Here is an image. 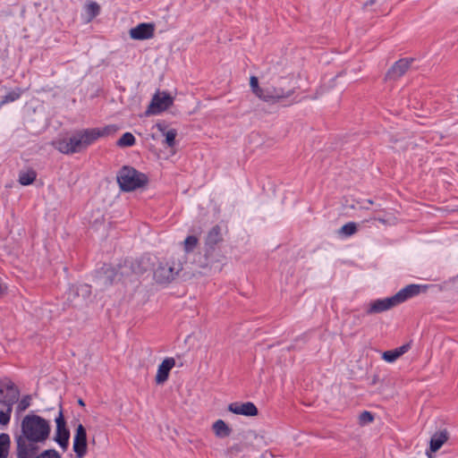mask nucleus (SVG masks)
<instances>
[{
	"label": "nucleus",
	"instance_id": "obj_9",
	"mask_svg": "<svg viewBox=\"0 0 458 458\" xmlns=\"http://www.w3.org/2000/svg\"><path fill=\"white\" fill-rule=\"evenodd\" d=\"M426 289L427 285L411 284L402 288L393 296L396 301V304L399 305L407 300L419 295L422 291H425Z\"/></svg>",
	"mask_w": 458,
	"mask_h": 458
},
{
	"label": "nucleus",
	"instance_id": "obj_8",
	"mask_svg": "<svg viewBox=\"0 0 458 458\" xmlns=\"http://www.w3.org/2000/svg\"><path fill=\"white\" fill-rule=\"evenodd\" d=\"M174 103L173 97L166 92L156 93L147 111L148 114H158L167 110Z\"/></svg>",
	"mask_w": 458,
	"mask_h": 458
},
{
	"label": "nucleus",
	"instance_id": "obj_35",
	"mask_svg": "<svg viewBox=\"0 0 458 458\" xmlns=\"http://www.w3.org/2000/svg\"><path fill=\"white\" fill-rule=\"evenodd\" d=\"M399 357H401L397 351L394 349V350H390V351H386L383 353V359L387 361V362H394V360H396Z\"/></svg>",
	"mask_w": 458,
	"mask_h": 458
},
{
	"label": "nucleus",
	"instance_id": "obj_41",
	"mask_svg": "<svg viewBox=\"0 0 458 458\" xmlns=\"http://www.w3.org/2000/svg\"><path fill=\"white\" fill-rule=\"evenodd\" d=\"M369 204H373V201L371 199L367 200Z\"/></svg>",
	"mask_w": 458,
	"mask_h": 458
},
{
	"label": "nucleus",
	"instance_id": "obj_30",
	"mask_svg": "<svg viewBox=\"0 0 458 458\" xmlns=\"http://www.w3.org/2000/svg\"><path fill=\"white\" fill-rule=\"evenodd\" d=\"M198 238L194 235H189L186 237V239L184 240L183 242V245H184V250L186 252H191L192 251L197 244H198Z\"/></svg>",
	"mask_w": 458,
	"mask_h": 458
},
{
	"label": "nucleus",
	"instance_id": "obj_4",
	"mask_svg": "<svg viewBox=\"0 0 458 458\" xmlns=\"http://www.w3.org/2000/svg\"><path fill=\"white\" fill-rule=\"evenodd\" d=\"M182 261L173 258L169 262L161 263L154 272V278L159 284H167L173 281L182 270Z\"/></svg>",
	"mask_w": 458,
	"mask_h": 458
},
{
	"label": "nucleus",
	"instance_id": "obj_3",
	"mask_svg": "<svg viewBox=\"0 0 458 458\" xmlns=\"http://www.w3.org/2000/svg\"><path fill=\"white\" fill-rule=\"evenodd\" d=\"M117 182L123 191H132L148 183V176L135 168L124 165L117 174Z\"/></svg>",
	"mask_w": 458,
	"mask_h": 458
},
{
	"label": "nucleus",
	"instance_id": "obj_12",
	"mask_svg": "<svg viewBox=\"0 0 458 458\" xmlns=\"http://www.w3.org/2000/svg\"><path fill=\"white\" fill-rule=\"evenodd\" d=\"M155 24L154 23H140L136 27L130 30V37L136 40L149 39L154 37Z\"/></svg>",
	"mask_w": 458,
	"mask_h": 458
},
{
	"label": "nucleus",
	"instance_id": "obj_10",
	"mask_svg": "<svg viewBox=\"0 0 458 458\" xmlns=\"http://www.w3.org/2000/svg\"><path fill=\"white\" fill-rule=\"evenodd\" d=\"M73 451L79 458L87 452V432L82 424H79L73 438Z\"/></svg>",
	"mask_w": 458,
	"mask_h": 458
},
{
	"label": "nucleus",
	"instance_id": "obj_22",
	"mask_svg": "<svg viewBox=\"0 0 458 458\" xmlns=\"http://www.w3.org/2000/svg\"><path fill=\"white\" fill-rule=\"evenodd\" d=\"M446 440L447 435L445 432L441 431L434 434L430 439V451L434 453L437 452L441 448Z\"/></svg>",
	"mask_w": 458,
	"mask_h": 458
},
{
	"label": "nucleus",
	"instance_id": "obj_16",
	"mask_svg": "<svg viewBox=\"0 0 458 458\" xmlns=\"http://www.w3.org/2000/svg\"><path fill=\"white\" fill-rule=\"evenodd\" d=\"M175 366V360L172 357L165 358L161 364L158 366L157 375H156V383L163 384L165 383L169 377L170 370Z\"/></svg>",
	"mask_w": 458,
	"mask_h": 458
},
{
	"label": "nucleus",
	"instance_id": "obj_25",
	"mask_svg": "<svg viewBox=\"0 0 458 458\" xmlns=\"http://www.w3.org/2000/svg\"><path fill=\"white\" fill-rule=\"evenodd\" d=\"M11 445L10 436L7 433L0 434V458H7Z\"/></svg>",
	"mask_w": 458,
	"mask_h": 458
},
{
	"label": "nucleus",
	"instance_id": "obj_11",
	"mask_svg": "<svg viewBox=\"0 0 458 458\" xmlns=\"http://www.w3.org/2000/svg\"><path fill=\"white\" fill-rule=\"evenodd\" d=\"M292 93L293 91H284L282 88L267 86L263 88L259 98L266 102H276L282 98H288Z\"/></svg>",
	"mask_w": 458,
	"mask_h": 458
},
{
	"label": "nucleus",
	"instance_id": "obj_21",
	"mask_svg": "<svg viewBox=\"0 0 458 458\" xmlns=\"http://www.w3.org/2000/svg\"><path fill=\"white\" fill-rule=\"evenodd\" d=\"M66 303L68 306H77L79 304L78 299L81 298L78 285L71 284L67 289L66 293Z\"/></svg>",
	"mask_w": 458,
	"mask_h": 458
},
{
	"label": "nucleus",
	"instance_id": "obj_17",
	"mask_svg": "<svg viewBox=\"0 0 458 458\" xmlns=\"http://www.w3.org/2000/svg\"><path fill=\"white\" fill-rule=\"evenodd\" d=\"M221 242H223L222 229L216 225L213 226L207 234L205 241L207 250H214L216 245Z\"/></svg>",
	"mask_w": 458,
	"mask_h": 458
},
{
	"label": "nucleus",
	"instance_id": "obj_6",
	"mask_svg": "<svg viewBox=\"0 0 458 458\" xmlns=\"http://www.w3.org/2000/svg\"><path fill=\"white\" fill-rule=\"evenodd\" d=\"M117 130L115 125H107L104 128H91L78 131L83 148L86 149L101 137L107 136Z\"/></svg>",
	"mask_w": 458,
	"mask_h": 458
},
{
	"label": "nucleus",
	"instance_id": "obj_2",
	"mask_svg": "<svg viewBox=\"0 0 458 458\" xmlns=\"http://www.w3.org/2000/svg\"><path fill=\"white\" fill-rule=\"evenodd\" d=\"M19 387L9 378H0V425L7 426L11 420L13 405L20 398Z\"/></svg>",
	"mask_w": 458,
	"mask_h": 458
},
{
	"label": "nucleus",
	"instance_id": "obj_1",
	"mask_svg": "<svg viewBox=\"0 0 458 458\" xmlns=\"http://www.w3.org/2000/svg\"><path fill=\"white\" fill-rule=\"evenodd\" d=\"M51 426L47 420L34 413L27 414L21 422V431L15 435L16 455L39 451V445L49 437Z\"/></svg>",
	"mask_w": 458,
	"mask_h": 458
},
{
	"label": "nucleus",
	"instance_id": "obj_14",
	"mask_svg": "<svg viewBox=\"0 0 458 458\" xmlns=\"http://www.w3.org/2000/svg\"><path fill=\"white\" fill-rule=\"evenodd\" d=\"M412 62V58H402L396 61L388 70L386 78L394 81L399 79L408 71Z\"/></svg>",
	"mask_w": 458,
	"mask_h": 458
},
{
	"label": "nucleus",
	"instance_id": "obj_34",
	"mask_svg": "<svg viewBox=\"0 0 458 458\" xmlns=\"http://www.w3.org/2000/svg\"><path fill=\"white\" fill-rule=\"evenodd\" d=\"M78 290L80 291V295H81V298L85 301L86 299H88L90 294H91V288H90V285L87 284H79L78 285Z\"/></svg>",
	"mask_w": 458,
	"mask_h": 458
},
{
	"label": "nucleus",
	"instance_id": "obj_32",
	"mask_svg": "<svg viewBox=\"0 0 458 458\" xmlns=\"http://www.w3.org/2000/svg\"><path fill=\"white\" fill-rule=\"evenodd\" d=\"M250 86L251 88L252 92L259 98V95L262 92L263 88L259 87V80L256 76H251L250 80Z\"/></svg>",
	"mask_w": 458,
	"mask_h": 458
},
{
	"label": "nucleus",
	"instance_id": "obj_19",
	"mask_svg": "<svg viewBox=\"0 0 458 458\" xmlns=\"http://www.w3.org/2000/svg\"><path fill=\"white\" fill-rule=\"evenodd\" d=\"M212 429L216 437L225 438L231 435L232 428L223 420H217L213 423Z\"/></svg>",
	"mask_w": 458,
	"mask_h": 458
},
{
	"label": "nucleus",
	"instance_id": "obj_36",
	"mask_svg": "<svg viewBox=\"0 0 458 458\" xmlns=\"http://www.w3.org/2000/svg\"><path fill=\"white\" fill-rule=\"evenodd\" d=\"M409 349H410V344H405L396 348L395 350L397 351L398 354L400 356H402L403 354L407 352Z\"/></svg>",
	"mask_w": 458,
	"mask_h": 458
},
{
	"label": "nucleus",
	"instance_id": "obj_24",
	"mask_svg": "<svg viewBox=\"0 0 458 458\" xmlns=\"http://www.w3.org/2000/svg\"><path fill=\"white\" fill-rule=\"evenodd\" d=\"M36 178H37V173L33 169H30L27 171H21L19 174L18 181L21 185L27 186V185L33 183V182L36 180Z\"/></svg>",
	"mask_w": 458,
	"mask_h": 458
},
{
	"label": "nucleus",
	"instance_id": "obj_39",
	"mask_svg": "<svg viewBox=\"0 0 458 458\" xmlns=\"http://www.w3.org/2000/svg\"><path fill=\"white\" fill-rule=\"evenodd\" d=\"M133 269H134V271H135L136 273L140 274V273H143V272L146 270V267H142V268H139V269H135V268L133 267Z\"/></svg>",
	"mask_w": 458,
	"mask_h": 458
},
{
	"label": "nucleus",
	"instance_id": "obj_40",
	"mask_svg": "<svg viewBox=\"0 0 458 458\" xmlns=\"http://www.w3.org/2000/svg\"><path fill=\"white\" fill-rule=\"evenodd\" d=\"M78 404L81 405V406H85V403L81 398L78 400Z\"/></svg>",
	"mask_w": 458,
	"mask_h": 458
},
{
	"label": "nucleus",
	"instance_id": "obj_27",
	"mask_svg": "<svg viewBox=\"0 0 458 458\" xmlns=\"http://www.w3.org/2000/svg\"><path fill=\"white\" fill-rule=\"evenodd\" d=\"M136 140L132 133L125 132L117 140L116 145L120 148L131 147L135 144Z\"/></svg>",
	"mask_w": 458,
	"mask_h": 458
},
{
	"label": "nucleus",
	"instance_id": "obj_26",
	"mask_svg": "<svg viewBox=\"0 0 458 458\" xmlns=\"http://www.w3.org/2000/svg\"><path fill=\"white\" fill-rule=\"evenodd\" d=\"M102 270H103L104 276H101L100 279L103 280L104 284H111L116 276L115 269L114 267H112L111 266H104L102 267Z\"/></svg>",
	"mask_w": 458,
	"mask_h": 458
},
{
	"label": "nucleus",
	"instance_id": "obj_7",
	"mask_svg": "<svg viewBox=\"0 0 458 458\" xmlns=\"http://www.w3.org/2000/svg\"><path fill=\"white\" fill-rule=\"evenodd\" d=\"M55 435L54 440L65 451L69 445L70 430L66 427L62 404L59 405L58 416L55 418Z\"/></svg>",
	"mask_w": 458,
	"mask_h": 458
},
{
	"label": "nucleus",
	"instance_id": "obj_37",
	"mask_svg": "<svg viewBox=\"0 0 458 458\" xmlns=\"http://www.w3.org/2000/svg\"><path fill=\"white\" fill-rule=\"evenodd\" d=\"M372 219L377 220L378 222H380L381 224H384V225L386 224V220L385 218H382V217H373Z\"/></svg>",
	"mask_w": 458,
	"mask_h": 458
},
{
	"label": "nucleus",
	"instance_id": "obj_28",
	"mask_svg": "<svg viewBox=\"0 0 458 458\" xmlns=\"http://www.w3.org/2000/svg\"><path fill=\"white\" fill-rule=\"evenodd\" d=\"M357 232V224L354 222H349L345 225H344L340 230L339 233L344 235V236H351Z\"/></svg>",
	"mask_w": 458,
	"mask_h": 458
},
{
	"label": "nucleus",
	"instance_id": "obj_23",
	"mask_svg": "<svg viewBox=\"0 0 458 458\" xmlns=\"http://www.w3.org/2000/svg\"><path fill=\"white\" fill-rule=\"evenodd\" d=\"M23 93V89L21 88H15L6 93L0 101V108L8 103L14 102L21 98Z\"/></svg>",
	"mask_w": 458,
	"mask_h": 458
},
{
	"label": "nucleus",
	"instance_id": "obj_38",
	"mask_svg": "<svg viewBox=\"0 0 458 458\" xmlns=\"http://www.w3.org/2000/svg\"><path fill=\"white\" fill-rule=\"evenodd\" d=\"M376 2H377V0H368V1L364 4V5H365V6L373 5Z\"/></svg>",
	"mask_w": 458,
	"mask_h": 458
},
{
	"label": "nucleus",
	"instance_id": "obj_18",
	"mask_svg": "<svg viewBox=\"0 0 458 458\" xmlns=\"http://www.w3.org/2000/svg\"><path fill=\"white\" fill-rule=\"evenodd\" d=\"M38 451H30L26 454H20L16 458H61V455L55 449H47L38 454Z\"/></svg>",
	"mask_w": 458,
	"mask_h": 458
},
{
	"label": "nucleus",
	"instance_id": "obj_29",
	"mask_svg": "<svg viewBox=\"0 0 458 458\" xmlns=\"http://www.w3.org/2000/svg\"><path fill=\"white\" fill-rule=\"evenodd\" d=\"M31 395L26 394L21 400H19L16 406V412L21 413L26 411L30 406Z\"/></svg>",
	"mask_w": 458,
	"mask_h": 458
},
{
	"label": "nucleus",
	"instance_id": "obj_33",
	"mask_svg": "<svg viewBox=\"0 0 458 458\" xmlns=\"http://www.w3.org/2000/svg\"><path fill=\"white\" fill-rule=\"evenodd\" d=\"M374 420V416L370 411H364L359 416V421L360 425H366Z\"/></svg>",
	"mask_w": 458,
	"mask_h": 458
},
{
	"label": "nucleus",
	"instance_id": "obj_20",
	"mask_svg": "<svg viewBox=\"0 0 458 458\" xmlns=\"http://www.w3.org/2000/svg\"><path fill=\"white\" fill-rule=\"evenodd\" d=\"M157 129L163 133L165 136V143L168 147H174L175 145V138L177 136V131L175 129H171L165 131V125L157 123Z\"/></svg>",
	"mask_w": 458,
	"mask_h": 458
},
{
	"label": "nucleus",
	"instance_id": "obj_5",
	"mask_svg": "<svg viewBox=\"0 0 458 458\" xmlns=\"http://www.w3.org/2000/svg\"><path fill=\"white\" fill-rule=\"evenodd\" d=\"M52 146L65 155H72L85 150L78 131L70 137L54 140Z\"/></svg>",
	"mask_w": 458,
	"mask_h": 458
},
{
	"label": "nucleus",
	"instance_id": "obj_13",
	"mask_svg": "<svg viewBox=\"0 0 458 458\" xmlns=\"http://www.w3.org/2000/svg\"><path fill=\"white\" fill-rule=\"evenodd\" d=\"M397 306L396 301L394 296L387 297L385 299H377L369 303L368 308L366 309V314H377L381 313L386 310H388L394 307Z\"/></svg>",
	"mask_w": 458,
	"mask_h": 458
},
{
	"label": "nucleus",
	"instance_id": "obj_31",
	"mask_svg": "<svg viewBox=\"0 0 458 458\" xmlns=\"http://www.w3.org/2000/svg\"><path fill=\"white\" fill-rule=\"evenodd\" d=\"M86 13L90 19L97 17L100 13L99 4L96 2H90L86 5Z\"/></svg>",
	"mask_w": 458,
	"mask_h": 458
},
{
	"label": "nucleus",
	"instance_id": "obj_15",
	"mask_svg": "<svg viewBox=\"0 0 458 458\" xmlns=\"http://www.w3.org/2000/svg\"><path fill=\"white\" fill-rule=\"evenodd\" d=\"M228 411L238 415L248 417L256 416L259 413L258 408L251 402L232 403L228 405Z\"/></svg>",
	"mask_w": 458,
	"mask_h": 458
}]
</instances>
